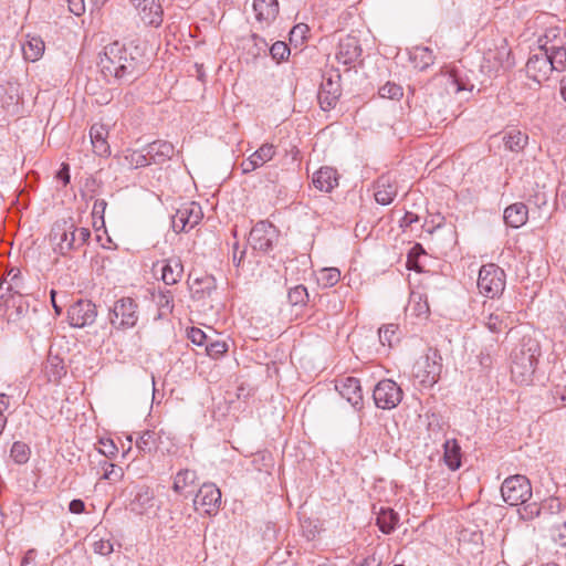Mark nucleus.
Listing matches in <instances>:
<instances>
[{
    "label": "nucleus",
    "instance_id": "obj_1",
    "mask_svg": "<svg viewBox=\"0 0 566 566\" xmlns=\"http://www.w3.org/2000/svg\"><path fill=\"white\" fill-rule=\"evenodd\" d=\"M91 237L87 228H77L72 220L56 221L50 233L54 252L67 255L71 251L83 247Z\"/></svg>",
    "mask_w": 566,
    "mask_h": 566
},
{
    "label": "nucleus",
    "instance_id": "obj_2",
    "mask_svg": "<svg viewBox=\"0 0 566 566\" xmlns=\"http://www.w3.org/2000/svg\"><path fill=\"white\" fill-rule=\"evenodd\" d=\"M538 356L539 346L531 339L513 352L511 373L516 382L523 385L532 381Z\"/></svg>",
    "mask_w": 566,
    "mask_h": 566
},
{
    "label": "nucleus",
    "instance_id": "obj_3",
    "mask_svg": "<svg viewBox=\"0 0 566 566\" xmlns=\"http://www.w3.org/2000/svg\"><path fill=\"white\" fill-rule=\"evenodd\" d=\"M442 371V357L437 349L429 348L427 354L420 357L412 368L413 376L424 387H432Z\"/></svg>",
    "mask_w": 566,
    "mask_h": 566
},
{
    "label": "nucleus",
    "instance_id": "obj_4",
    "mask_svg": "<svg viewBox=\"0 0 566 566\" xmlns=\"http://www.w3.org/2000/svg\"><path fill=\"white\" fill-rule=\"evenodd\" d=\"M505 283V273L496 264L489 263L480 269L478 289L485 297L495 298L502 295Z\"/></svg>",
    "mask_w": 566,
    "mask_h": 566
},
{
    "label": "nucleus",
    "instance_id": "obj_5",
    "mask_svg": "<svg viewBox=\"0 0 566 566\" xmlns=\"http://www.w3.org/2000/svg\"><path fill=\"white\" fill-rule=\"evenodd\" d=\"M503 500L512 506L532 499V485L525 475L516 474L504 480L501 486Z\"/></svg>",
    "mask_w": 566,
    "mask_h": 566
},
{
    "label": "nucleus",
    "instance_id": "obj_6",
    "mask_svg": "<svg viewBox=\"0 0 566 566\" xmlns=\"http://www.w3.org/2000/svg\"><path fill=\"white\" fill-rule=\"evenodd\" d=\"M513 65L511 49L506 40L501 39L489 48L483 55L481 67L488 74H496L501 70H507Z\"/></svg>",
    "mask_w": 566,
    "mask_h": 566
},
{
    "label": "nucleus",
    "instance_id": "obj_7",
    "mask_svg": "<svg viewBox=\"0 0 566 566\" xmlns=\"http://www.w3.org/2000/svg\"><path fill=\"white\" fill-rule=\"evenodd\" d=\"M120 52L122 45L118 42H114L105 48L104 55L99 61V66L105 76H114L118 80L132 77V66L129 64H119Z\"/></svg>",
    "mask_w": 566,
    "mask_h": 566
},
{
    "label": "nucleus",
    "instance_id": "obj_8",
    "mask_svg": "<svg viewBox=\"0 0 566 566\" xmlns=\"http://www.w3.org/2000/svg\"><path fill=\"white\" fill-rule=\"evenodd\" d=\"M203 213L199 203L195 201L182 203L172 216L171 226L175 232H188L202 219Z\"/></svg>",
    "mask_w": 566,
    "mask_h": 566
},
{
    "label": "nucleus",
    "instance_id": "obj_9",
    "mask_svg": "<svg viewBox=\"0 0 566 566\" xmlns=\"http://www.w3.org/2000/svg\"><path fill=\"white\" fill-rule=\"evenodd\" d=\"M373 398L378 408L389 410L400 403L402 390L394 380L382 379L375 386Z\"/></svg>",
    "mask_w": 566,
    "mask_h": 566
},
{
    "label": "nucleus",
    "instance_id": "obj_10",
    "mask_svg": "<svg viewBox=\"0 0 566 566\" xmlns=\"http://www.w3.org/2000/svg\"><path fill=\"white\" fill-rule=\"evenodd\" d=\"M136 17L148 27H159L164 19V9L159 0H129Z\"/></svg>",
    "mask_w": 566,
    "mask_h": 566
},
{
    "label": "nucleus",
    "instance_id": "obj_11",
    "mask_svg": "<svg viewBox=\"0 0 566 566\" xmlns=\"http://www.w3.org/2000/svg\"><path fill=\"white\" fill-rule=\"evenodd\" d=\"M277 238L275 227L268 221L258 222L250 231L249 242L254 250L268 252Z\"/></svg>",
    "mask_w": 566,
    "mask_h": 566
},
{
    "label": "nucleus",
    "instance_id": "obj_12",
    "mask_svg": "<svg viewBox=\"0 0 566 566\" xmlns=\"http://www.w3.org/2000/svg\"><path fill=\"white\" fill-rule=\"evenodd\" d=\"M552 61L548 55L539 48L537 53L528 57L526 63V74L534 82L541 84L547 81L553 73Z\"/></svg>",
    "mask_w": 566,
    "mask_h": 566
},
{
    "label": "nucleus",
    "instance_id": "obj_13",
    "mask_svg": "<svg viewBox=\"0 0 566 566\" xmlns=\"http://www.w3.org/2000/svg\"><path fill=\"white\" fill-rule=\"evenodd\" d=\"M221 504V492L212 483H205L193 499V506L197 511L202 510L207 514L217 512Z\"/></svg>",
    "mask_w": 566,
    "mask_h": 566
},
{
    "label": "nucleus",
    "instance_id": "obj_14",
    "mask_svg": "<svg viewBox=\"0 0 566 566\" xmlns=\"http://www.w3.org/2000/svg\"><path fill=\"white\" fill-rule=\"evenodd\" d=\"M563 44L564 39L556 34H554V40H549L548 34H546L545 41L541 44V48L552 61L553 71L562 72L566 69V49Z\"/></svg>",
    "mask_w": 566,
    "mask_h": 566
},
{
    "label": "nucleus",
    "instance_id": "obj_15",
    "mask_svg": "<svg viewBox=\"0 0 566 566\" xmlns=\"http://www.w3.org/2000/svg\"><path fill=\"white\" fill-rule=\"evenodd\" d=\"M276 154L275 146L269 143L261 145L253 154L241 163L243 174H250L273 159Z\"/></svg>",
    "mask_w": 566,
    "mask_h": 566
},
{
    "label": "nucleus",
    "instance_id": "obj_16",
    "mask_svg": "<svg viewBox=\"0 0 566 566\" xmlns=\"http://www.w3.org/2000/svg\"><path fill=\"white\" fill-rule=\"evenodd\" d=\"M361 48L356 36L346 35L339 40L336 59L344 65H349L358 60Z\"/></svg>",
    "mask_w": 566,
    "mask_h": 566
},
{
    "label": "nucleus",
    "instance_id": "obj_17",
    "mask_svg": "<svg viewBox=\"0 0 566 566\" xmlns=\"http://www.w3.org/2000/svg\"><path fill=\"white\" fill-rule=\"evenodd\" d=\"M335 387L339 395L353 407H359L363 403L360 381L357 378L346 377L337 380Z\"/></svg>",
    "mask_w": 566,
    "mask_h": 566
},
{
    "label": "nucleus",
    "instance_id": "obj_18",
    "mask_svg": "<svg viewBox=\"0 0 566 566\" xmlns=\"http://www.w3.org/2000/svg\"><path fill=\"white\" fill-rule=\"evenodd\" d=\"M156 272H160L161 280L167 285H174L180 281L184 273V266L178 258H171L161 262H158L154 266Z\"/></svg>",
    "mask_w": 566,
    "mask_h": 566
},
{
    "label": "nucleus",
    "instance_id": "obj_19",
    "mask_svg": "<svg viewBox=\"0 0 566 566\" xmlns=\"http://www.w3.org/2000/svg\"><path fill=\"white\" fill-rule=\"evenodd\" d=\"M90 138L93 147V151L101 157H107L111 155V147L107 142L108 128L101 123H95L90 128Z\"/></svg>",
    "mask_w": 566,
    "mask_h": 566
},
{
    "label": "nucleus",
    "instance_id": "obj_20",
    "mask_svg": "<svg viewBox=\"0 0 566 566\" xmlns=\"http://www.w3.org/2000/svg\"><path fill=\"white\" fill-rule=\"evenodd\" d=\"M397 196L396 180L388 175L380 176L375 186V199L380 205H389Z\"/></svg>",
    "mask_w": 566,
    "mask_h": 566
},
{
    "label": "nucleus",
    "instance_id": "obj_21",
    "mask_svg": "<svg viewBox=\"0 0 566 566\" xmlns=\"http://www.w3.org/2000/svg\"><path fill=\"white\" fill-rule=\"evenodd\" d=\"M339 95V85L331 78H327L321 84L317 94L318 103L324 111H328L336 105Z\"/></svg>",
    "mask_w": 566,
    "mask_h": 566
},
{
    "label": "nucleus",
    "instance_id": "obj_22",
    "mask_svg": "<svg viewBox=\"0 0 566 566\" xmlns=\"http://www.w3.org/2000/svg\"><path fill=\"white\" fill-rule=\"evenodd\" d=\"M312 181L316 189L329 192L338 185L337 171L332 167H322L314 174Z\"/></svg>",
    "mask_w": 566,
    "mask_h": 566
},
{
    "label": "nucleus",
    "instance_id": "obj_23",
    "mask_svg": "<svg viewBox=\"0 0 566 566\" xmlns=\"http://www.w3.org/2000/svg\"><path fill=\"white\" fill-rule=\"evenodd\" d=\"M151 164H163L170 159L175 153V147L166 140H157L145 147Z\"/></svg>",
    "mask_w": 566,
    "mask_h": 566
},
{
    "label": "nucleus",
    "instance_id": "obj_24",
    "mask_svg": "<svg viewBox=\"0 0 566 566\" xmlns=\"http://www.w3.org/2000/svg\"><path fill=\"white\" fill-rule=\"evenodd\" d=\"M405 311L410 318H427L430 314L427 297L421 293L412 292Z\"/></svg>",
    "mask_w": 566,
    "mask_h": 566
},
{
    "label": "nucleus",
    "instance_id": "obj_25",
    "mask_svg": "<svg viewBox=\"0 0 566 566\" xmlns=\"http://www.w3.org/2000/svg\"><path fill=\"white\" fill-rule=\"evenodd\" d=\"M502 140L507 150L520 153L528 144V135L517 128H510L503 132Z\"/></svg>",
    "mask_w": 566,
    "mask_h": 566
},
{
    "label": "nucleus",
    "instance_id": "obj_26",
    "mask_svg": "<svg viewBox=\"0 0 566 566\" xmlns=\"http://www.w3.org/2000/svg\"><path fill=\"white\" fill-rule=\"evenodd\" d=\"M527 218V207L522 202L513 203L504 210V221L509 227L520 228L526 223Z\"/></svg>",
    "mask_w": 566,
    "mask_h": 566
},
{
    "label": "nucleus",
    "instance_id": "obj_27",
    "mask_svg": "<svg viewBox=\"0 0 566 566\" xmlns=\"http://www.w3.org/2000/svg\"><path fill=\"white\" fill-rule=\"evenodd\" d=\"M441 78L447 86L448 92L452 93H459L461 91L471 90L472 85L469 84L468 81H465L459 70L455 67H448L442 74Z\"/></svg>",
    "mask_w": 566,
    "mask_h": 566
},
{
    "label": "nucleus",
    "instance_id": "obj_28",
    "mask_svg": "<svg viewBox=\"0 0 566 566\" xmlns=\"http://www.w3.org/2000/svg\"><path fill=\"white\" fill-rule=\"evenodd\" d=\"M253 10L260 22L270 23L279 13L277 0H254Z\"/></svg>",
    "mask_w": 566,
    "mask_h": 566
},
{
    "label": "nucleus",
    "instance_id": "obj_29",
    "mask_svg": "<svg viewBox=\"0 0 566 566\" xmlns=\"http://www.w3.org/2000/svg\"><path fill=\"white\" fill-rule=\"evenodd\" d=\"M44 41L40 36H28V40L22 44L23 56L27 61L36 62L44 53Z\"/></svg>",
    "mask_w": 566,
    "mask_h": 566
},
{
    "label": "nucleus",
    "instance_id": "obj_30",
    "mask_svg": "<svg viewBox=\"0 0 566 566\" xmlns=\"http://www.w3.org/2000/svg\"><path fill=\"white\" fill-rule=\"evenodd\" d=\"M410 61L419 70H426L434 62V55L431 49L427 46H415L410 51Z\"/></svg>",
    "mask_w": 566,
    "mask_h": 566
},
{
    "label": "nucleus",
    "instance_id": "obj_31",
    "mask_svg": "<svg viewBox=\"0 0 566 566\" xmlns=\"http://www.w3.org/2000/svg\"><path fill=\"white\" fill-rule=\"evenodd\" d=\"M399 522V515L392 509H381L376 517V524L384 534H390Z\"/></svg>",
    "mask_w": 566,
    "mask_h": 566
},
{
    "label": "nucleus",
    "instance_id": "obj_32",
    "mask_svg": "<svg viewBox=\"0 0 566 566\" xmlns=\"http://www.w3.org/2000/svg\"><path fill=\"white\" fill-rule=\"evenodd\" d=\"M154 505V493L148 486L138 488L136 495L132 502V510L138 514H143L146 510Z\"/></svg>",
    "mask_w": 566,
    "mask_h": 566
},
{
    "label": "nucleus",
    "instance_id": "obj_33",
    "mask_svg": "<svg viewBox=\"0 0 566 566\" xmlns=\"http://www.w3.org/2000/svg\"><path fill=\"white\" fill-rule=\"evenodd\" d=\"M443 458L448 468L452 471L459 469L461 465V448L458 444L457 440H447L443 443Z\"/></svg>",
    "mask_w": 566,
    "mask_h": 566
},
{
    "label": "nucleus",
    "instance_id": "obj_34",
    "mask_svg": "<svg viewBox=\"0 0 566 566\" xmlns=\"http://www.w3.org/2000/svg\"><path fill=\"white\" fill-rule=\"evenodd\" d=\"M379 339L382 345L392 347L398 344L402 337V331L396 323L385 324L378 328Z\"/></svg>",
    "mask_w": 566,
    "mask_h": 566
},
{
    "label": "nucleus",
    "instance_id": "obj_35",
    "mask_svg": "<svg viewBox=\"0 0 566 566\" xmlns=\"http://www.w3.org/2000/svg\"><path fill=\"white\" fill-rule=\"evenodd\" d=\"M158 434L153 430L143 431L136 440V448L143 453H153L158 447Z\"/></svg>",
    "mask_w": 566,
    "mask_h": 566
},
{
    "label": "nucleus",
    "instance_id": "obj_36",
    "mask_svg": "<svg viewBox=\"0 0 566 566\" xmlns=\"http://www.w3.org/2000/svg\"><path fill=\"white\" fill-rule=\"evenodd\" d=\"M115 317L132 318L137 312V304L130 297H123L112 307Z\"/></svg>",
    "mask_w": 566,
    "mask_h": 566
},
{
    "label": "nucleus",
    "instance_id": "obj_37",
    "mask_svg": "<svg viewBox=\"0 0 566 566\" xmlns=\"http://www.w3.org/2000/svg\"><path fill=\"white\" fill-rule=\"evenodd\" d=\"M69 314L72 318H93L97 315L96 306L88 300H81L74 304Z\"/></svg>",
    "mask_w": 566,
    "mask_h": 566
},
{
    "label": "nucleus",
    "instance_id": "obj_38",
    "mask_svg": "<svg viewBox=\"0 0 566 566\" xmlns=\"http://www.w3.org/2000/svg\"><path fill=\"white\" fill-rule=\"evenodd\" d=\"M192 296L196 298H201L207 292L208 295L214 290V279L211 276H203L201 279H196L193 282L189 283Z\"/></svg>",
    "mask_w": 566,
    "mask_h": 566
},
{
    "label": "nucleus",
    "instance_id": "obj_39",
    "mask_svg": "<svg viewBox=\"0 0 566 566\" xmlns=\"http://www.w3.org/2000/svg\"><path fill=\"white\" fill-rule=\"evenodd\" d=\"M124 158L126 164L132 168H139L151 165L150 158L147 155V150H145V148L143 150H127Z\"/></svg>",
    "mask_w": 566,
    "mask_h": 566
},
{
    "label": "nucleus",
    "instance_id": "obj_40",
    "mask_svg": "<svg viewBox=\"0 0 566 566\" xmlns=\"http://www.w3.org/2000/svg\"><path fill=\"white\" fill-rule=\"evenodd\" d=\"M340 280V271L336 268H325L317 273V283L323 287H332Z\"/></svg>",
    "mask_w": 566,
    "mask_h": 566
},
{
    "label": "nucleus",
    "instance_id": "obj_41",
    "mask_svg": "<svg viewBox=\"0 0 566 566\" xmlns=\"http://www.w3.org/2000/svg\"><path fill=\"white\" fill-rule=\"evenodd\" d=\"M196 479V471L189 469L180 470L175 476L172 489L175 492L180 493L186 486L193 484Z\"/></svg>",
    "mask_w": 566,
    "mask_h": 566
},
{
    "label": "nucleus",
    "instance_id": "obj_42",
    "mask_svg": "<svg viewBox=\"0 0 566 566\" xmlns=\"http://www.w3.org/2000/svg\"><path fill=\"white\" fill-rule=\"evenodd\" d=\"M31 450L29 446L21 441H15L10 451V457L17 464H24L29 461Z\"/></svg>",
    "mask_w": 566,
    "mask_h": 566
},
{
    "label": "nucleus",
    "instance_id": "obj_43",
    "mask_svg": "<svg viewBox=\"0 0 566 566\" xmlns=\"http://www.w3.org/2000/svg\"><path fill=\"white\" fill-rule=\"evenodd\" d=\"M287 297L292 305H305L310 296L304 285H296L290 289Z\"/></svg>",
    "mask_w": 566,
    "mask_h": 566
},
{
    "label": "nucleus",
    "instance_id": "obj_44",
    "mask_svg": "<svg viewBox=\"0 0 566 566\" xmlns=\"http://www.w3.org/2000/svg\"><path fill=\"white\" fill-rule=\"evenodd\" d=\"M521 507L518 509V514L522 520L530 521L537 517L541 513V506L537 502H524L518 504Z\"/></svg>",
    "mask_w": 566,
    "mask_h": 566
},
{
    "label": "nucleus",
    "instance_id": "obj_45",
    "mask_svg": "<svg viewBox=\"0 0 566 566\" xmlns=\"http://www.w3.org/2000/svg\"><path fill=\"white\" fill-rule=\"evenodd\" d=\"M158 315L157 318H164L171 314L172 296L169 293H160L157 297Z\"/></svg>",
    "mask_w": 566,
    "mask_h": 566
},
{
    "label": "nucleus",
    "instance_id": "obj_46",
    "mask_svg": "<svg viewBox=\"0 0 566 566\" xmlns=\"http://www.w3.org/2000/svg\"><path fill=\"white\" fill-rule=\"evenodd\" d=\"M379 95L382 98L400 99L403 95V90L396 83L387 82L379 88Z\"/></svg>",
    "mask_w": 566,
    "mask_h": 566
},
{
    "label": "nucleus",
    "instance_id": "obj_47",
    "mask_svg": "<svg viewBox=\"0 0 566 566\" xmlns=\"http://www.w3.org/2000/svg\"><path fill=\"white\" fill-rule=\"evenodd\" d=\"M107 468L104 469L103 479L108 480L111 482L120 481L124 476V470L120 467H117L113 463L105 462Z\"/></svg>",
    "mask_w": 566,
    "mask_h": 566
},
{
    "label": "nucleus",
    "instance_id": "obj_48",
    "mask_svg": "<svg viewBox=\"0 0 566 566\" xmlns=\"http://www.w3.org/2000/svg\"><path fill=\"white\" fill-rule=\"evenodd\" d=\"M270 53L275 61L280 62L290 54V49L284 42L277 41L270 48Z\"/></svg>",
    "mask_w": 566,
    "mask_h": 566
},
{
    "label": "nucleus",
    "instance_id": "obj_49",
    "mask_svg": "<svg viewBox=\"0 0 566 566\" xmlns=\"http://www.w3.org/2000/svg\"><path fill=\"white\" fill-rule=\"evenodd\" d=\"M99 449L98 452L105 455L106 458L113 459L116 457L118 449L112 439H101L99 440Z\"/></svg>",
    "mask_w": 566,
    "mask_h": 566
},
{
    "label": "nucleus",
    "instance_id": "obj_50",
    "mask_svg": "<svg viewBox=\"0 0 566 566\" xmlns=\"http://www.w3.org/2000/svg\"><path fill=\"white\" fill-rule=\"evenodd\" d=\"M187 329V336L188 338L198 346H201L205 344L207 339V335L203 331L197 327H186Z\"/></svg>",
    "mask_w": 566,
    "mask_h": 566
},
{
    "label": "nucleus",
    "instance_id": "obj_51",
    "mask_svg": "<svg viewBox=\"0 0 566 566\" xmlns=\"http://www.w3.org/2000/svg\"><path fill=\"white\" fill-rule=\"evenodd\" d=\"M119 64H122V65L129 64L132 66V77L130 78L135 77L138 74V72L140 71L138 62L134 57L127 55L124 46H122Z\"/></svg>",
    "mask_w": 566,
    "mask_h": 566
},
{
    "label": "nucleus",
    "instance_id": "obj_52",
    "mask_svg": "<svg viewBox=\"0 0 566 566\" xmlns=\"http://www.w3.org/2000/svg\"><path fill=\"white\" fill-rule=\"evenodd\" d=\"M50 367L52 368V374L55 378H60L62 374H64L63 361L59 356H50L49 358Z\"/></svg>",
    "mask_w": 566,
    "mask_h": 566
},
{
    "label": "nucleus",
    "instance_id": "obj_53",
    "mask_svg": "<svg viewBox=\"0 0 566 566\" xmlns=\"http://www.w3.org/2000/svg\"><path fill=\"white\" fill-rule=\"evenodd\" d=\"M8 397L4 394H0V434L2 433L7 423V417L3 412L8 409Z\"/></svg>",
    "mask_w": 566,
    "mask_h": 566
},
{
    "label": "nucleus",
    "instance_id": "obj_54",
    "mask_svg": "<svg viewBox=\"0 0 566 566\" xmlns=\"http://www.w3.org/2000/svg\"><path fill=\"white\" fill-rule=\"evenodd\" d=\"M94 552L101 555H108L113 552V545L109 541H97L94 543Z\"/></svg>",
    "mask_w": 566,
    "mask_h": 566
},
{
    "label": "nucleus",
    "instance_id": "obj_55",
    "mask_svg": "<svg viewBox=\"0 0 566 566\" xmlns=\"http://www.w3.org/2000/svg\"><path fill=\"white\" fill-rule=\"evenodd\" d=\"M227 345L224 343L214 342L207 345V352L210 356L222 355L227 352Z\"/></svg>",
    "mask_w": 566,
    "mask_h": 566
},
{
    "label": "nucleus",
    "instance_id": "obj_56",
    "mask_svg": "<svg viewBox=\"0 0 566 566\" xmlns=\"http://www.w3.org/2000/svg\"><path fill=\"white\" fill-rule=\"evenodd\" d=\"M69 9L72 13L80 17L85 12V4L83 0H67Z\"/></svg>",
    "mask_w": 566,
    "mask_h": 566
},
{
    "label": "nucleus",
    "instance_id": "obj_57",
    "mask_svg": "<svg viewBox=\"0 0 566 566\" xmlns=\"http://www.w3.org/2000/svg\"><path fill=\"white\" fill-rule=\"evenodd\" d=\"M69 510L71 513L81 514L85 510V503L81 499H74L70 502Z\"/></svg>",
    "mask_w": 566,
    "mask_h": 566
},
{
    "label": "nucleus",
    "instance_id": "obj_58",
    "mask_svg": "<svg viewBox=\"0 0 566 566\" xmlns=\"http://www.w3.org/2000/svg\"><path fill=\"white\" fill-rule=\"evenodd\" d=\"M56 178L62 180L64 185L70 182V167L67 164H62L61 169L57 171Z\"/></svg>",
    "mask_w": 566,
    "mask_h": 566
},
{
    "label": "nucleus",
    "instance_id": "obj_59",
    "mask_svg": "<svg viewBox=\"0 0 566 566\" xmlns=\"http://www.w3.org/2000/svg\"><path fill=\"white\" fill-rule=\"evenodd\" d=\"M418 221H419L418 214L408 211V212H406V214L403 216V218L401 220V227H410L412 223H416Z\"/></svg>",
    "mask_w": 566,
    "mask_h": 566
},
{
    "label": "nucleus",
    "instance_id": "obj_60",
    "mask_svg": "<svg viewBox=\"0 0 566 566\" xmlns=\"http://www.w3.org/2000/svg\"><path fill=\"white\" fill-rule=\"evenodd\" d=\"M34 558H35V549H29L24 554V556H23V558L21 560V566L29 565L30 563H32L34 560Z\"/></svg>",
    "mask_w": 566,
    "mask_h": 566
},
{
    "label": "nucleus",
    "instance_id": "obj_61",
    "mask_svg": "<svg viewBox=\"0 0 566 566\" xmlns=\"http://www.w3.org/2000/svg\"><path fill=\"white\" fill-rule=\"evenodd\" d=\"M360 566H380V560L375 556H368L364 559Z\"/></svg>",
    "mask_w": 566,
    "mask_h": 566
},
{
    "label": "nucleus",
    "instance_id": "obj_62",
    "mask_svg": "<svg viewBox=\"0 0 566 566\" xmlns=\"http://www.w3.org/2000/svg\"><path fill=\"white\" fill-rule=\"evenodd\" d=\"M502 323L503 321H496V322H493L491 323V321H488L485 323V326L491 331V332H496L499 329H501L502 327Z\"/></svg>",
    "mask_w": 566,
    "mask_h": 566
},
{
    "label": "nucleus",
    "instance_id": "obj_63",
    "mask_svg": "<svg viewBox=\"0 0 566 566\" xmlns=\"http://www.w3.org/2000/svg\"><path fill=\"white\" fill-rule=\"evenodd\" d=\"M106 207V202L104 200H97L95 201L94 203V208H93V212H97L98 209H102V211L105 209Z\"/></svg>",
    "mask_w": 566,
    "mask_h": 566
},
{
    "label": "nucleus",
    "instance_id": "obj_64",
    "mask_svg": "<svg viewBox=\"0 0 566 566\" xmlns=\"http://www.w3.org/2000/svg\"><path fill=\"white\" fill-rule=\"evenodd\" d=\"M560 94L563 98L566 101V76L562 80Z\"/></svg>",
    "mask_w": 566,
    "mask_h": 566
}]
</instances>
